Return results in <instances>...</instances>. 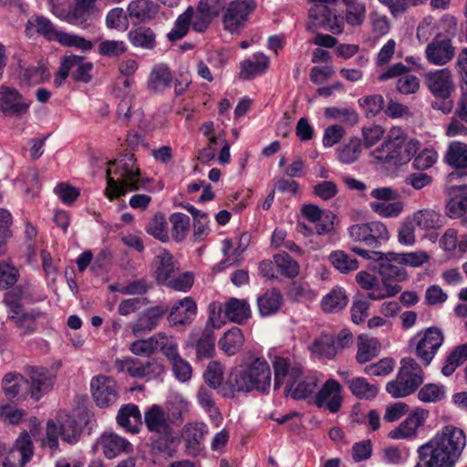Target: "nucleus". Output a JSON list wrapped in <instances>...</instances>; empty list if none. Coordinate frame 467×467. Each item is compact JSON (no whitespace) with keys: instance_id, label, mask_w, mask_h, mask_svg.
Segmentation results:
<instances>
[{"instance_id":"1","label":"nucleus","mask_w":467,"mask_h":467,"mask_svg":"<svg viewBox=\"0 0 467 467\" xmlns=\"http://www.w3.org/2000/svg\"><path fill=\"white\" fill-rule=\"evenodd\" d=\"M466 445L462 430L447 425L417 450L420 462L414 467H453Z\"/></svg>"},{"instance_id":"2","label":"nucleus","mask_w":467,"mask_h":467,"mask_svg":"<svg viewBox=\"0 0 467 467\" xmlns=\"http://www.w3.org/2000/svg\"><path fill=\"white\" fill-rule=\"evenodd\" d=\"M270 386V366L264 358H255L248 363L233 368L220 393L223 397H234L235 392L248 393L253 390L267 393Z\"/></svg>"},{"instance_id":"3","label":"nucleus","mask_w":467,"mask_h":467,"mask_svg":"<svg viewBox=\"0 0 467 467\" xmlns=\"http://www.w3.org/2000/svg\"><path fill=\"white\" fill-rule=\"evenodd\" d=\"M109 165L116 166L115 171L110 168L107 170L105 194L109 200L123 196L128 192L143 189L150 182L149 179L142 178L131 152L122 154L119 159L109 161Z\"/></svg>"},{"instance_id":"4","label":"nucleus","mask_w":467,"mask_h":467,"mask_svg":"<svg viewBox=\"0 0 467 467\" xmlns=\"http://www.w3.org/2000/svg\"><path fill=\"white\" fill-rule=\"evenodd\" d=\"M420 143L416 140L407 141L405 132L400 127H393L380 147L372 151L373 158L385 164L402 165L416 154Z\"/></svg>"},{"instance_id":"5","label":"nucleus","mask_w":467,"mask_h":467,"mask_svg":"<svg viewBox=\"0 0 467 467\" xmlns=\"http://www.w3.org/2000/svg\"><path fill=\"white\" fill-rule=\"evenodd\" d=\"M168 418L165 409L157 404L152 405L144 412L145 426L151 433L150 436L151 449L172 457L177 450L174 445L175 437L172 426Z\"/></svg>"},{"instance_id":"6","label":"nucleus","mask_w":467,"mask_h":467,"mask_svg":"<svg viewBox=\"0 0 467 467\" xmlns=\"http://www.w3.org/2000/svg\"><path fill=\"white\" fill-rule=\"evenodd\" d=\"M25 32L29 37L37 34L48 41H57L63 46L76 47L84 51L93 47L92 42L84 37L57 30L52 22L43 16H31L26 24Z\"/></svg>"},{"instance_id":"7","label":"nucleus","mask_w":467,"mask_h":467,"mask_svg":"<svg viewBox=\"0 0 467 467\" xmlns=\"http://www.w3.org/2000/svg\"><path fill=\"white\" fill-rule=\"evenodd\" d=\"M423 383V371L412 358H404L396 379L386 384V391L394 399L405 398L414 393Z\"/></svg>"},{"instance_id":"8","label":"nucleus","mask_w":467,"mask_h":467,"mask_svg":"<svg viewBox=\"0 0 467 467\" xmlns=\"http://www.w3.org/2000/svg\"><path fill=\"white\" fill-rule=\"evenodd\" d=\"M426 84L431 94L438 99L432 103L434 109L448 114L453 108L451 99L454 86L450 70L443 68L431 72L426 77Z\"/></svg>"},{"instance_id":"9","label":"nucleus","mask_w":467,"mask_h":467,"mask_svg":"<svg viewBox=\"0 0 467 467\" xmlns=\"http://www.w3.org/2000/svg\"><path fill=\"white\" fill-rule=\"evenodd\" d=\"M314 5L309 9L310 23L308 30L315 32L318 28L330 31L333 34H340L343 31L344 24L342 18L338 17L330 8L337 0H312Z\"/></svg>"},{"instance_id":"10","label":"nucleus","mask_w":467,"mask_h":467,"mask_svg":"<svg viewBox=\"0 0 467 467\" xmlns=\"http://www.w3.org/2000/svg\"><path fill=\"white\" fill-rule=\"evenodd\" d=\"M353 242L363 244L371 248H378L389 237L386 225L379 221L357 223L348 228Z\"/></svg>"},{"instance_id":"11","label":"nucleus","mask_w":467,"mask_h":467,"mask_svg":"<svg viewBox=\"0 0 467 467\" xmlns=\"http://www.w3.org/2000/svg\"><path fill=\"white\" fill-rule=\"evenodd\" d=\"M91 394L96 405L99 408H109L119 399L116 380L109 376L99 375L90 381Z\"/></svg>"},{"instance_id":"12","label":"nucleus","mask_w":467,"mask_h":467,"mask_svg":"<svg viewBox=\"0 0 467 467\" xmlns=\"http://www.w3.org/2000/svg\"><path fill=\"white\" fill-rule=\"evenodd\" d=\"M410 68L401 62L390 66L379 76L380 81L397 78L396 89L399 93L410 95L416 93L420 88V79L417 76L410 74Z\"/></svg>"},{"instance_id":"13","label":"nucleus","mask_w":467,"mask_h":467,"mask_svg":"<svg viewBox=\"0 0 467 467\" xmlns=\"http://www.w3.org/2000/svg\"><path fill=\"white\" fill-rule=\"evenodd\" d=\"M252 0H236L230 3L223 16V24L231 33H238L244 26L248 16L254 10Z\"/></svg>"},{"instance_id":"14","label":"nucleus","mask_w":467,"mask_h":467,"mask_svg":"<svg viewBox=\"0 0 467 467\" xmlns=\"http://www.w3.org/2000/svg\"><path fill=\"white\" fill-rule=\"evenodd\" d=\"M168 311L169 306L164 303L145 309L130 324L132 334L135 337H140L150 333L157 328Z\"/></svg>"},{"instance_id":"15","label":"nucleus","mask_w":467,"mask_h":467,"mask_svg":"<svg viewBox=\"0 0 467 467\" xmlns=\"http://www.w3.org/2000/svg\"><path fill=\"white\" fill-rule=\"evenodd\" d=\"M31 102L16 88L0 86V111L6 117L22 116L28 111Z\"/></svg>"},{"instance_id":"16","label":"nucleus","mask_w":467,"mask_h":467,"mask_svg":"<svg viewBox=\"0 0 467 467\" xmlns=\"http://www.w3.org/2000/svg\"><path fill=\"white\" fill-rule=\"evenodd\" d=\"M416 355L425 366H429L442 345L443 335L437 327H429L417 335Z\"/></svg>"},{"instance_id":"17","label":"nucleus","mask_w":467,"mask_h":467,"mask_svg":"<svg viewBox=\"0 0 467 467\" xmlns=\"http://www.w3.org/2000/svg\"><path fill=\"white\" fill-rule=\"evenodd\" d=\"M34 447L31 436L23 431L16 439L9 451L8 457L3 462V467H24L32 458Z\"/></svg>"},{"instance_id":"18","label":"nucleus","mask_w":467,"mask_h":467,"mask_svg":"<svg viewBox=\"0 0 467 467\" xmlns=\"http://www.w3.org/2000/svg\"><path fill=\"white\" fill-rule=\"evenodd\" d=\"M25 373L30 379L29 392L36 400L52 389L55 376L47 368L29 366L25 368Z\"/></svg>"},{"instance_id":"19","label":"nucleus","mask_w":467,"mask_h":467,"mask_svg":"<svg viewBox=\"0 0 467 467\" xmlns=\"http://www.w3.org/2000/svg\"><path fill=\"white\" fill-rule=\"evenodd\" d=\"M373 268L381 276L383 284H387L390 280L401 282L407 277L406 270L400 263L398 254L395 253H382Z\"/></svg>"},{"instance_id":"20","label":"nucleus","mask_w":467,"mask_h":467,"mask_svg":"<svg viewBox=\"0 0 467 467\" xmlns=\"http://www.w3.org/2000/svg\"><path fill=\"white\" fill-rule=\"evenodd\" d=\"M425 54L429 63L442 66L453 58L455 48L450 38H442V35L438 34L427 46Z\"/></svg>"},{"instance_id":"21","label":"nucleus","mask_w":467,"mask_h":467,"mask_svg":"<svg viewBox=\"0 0 467 467\" xmlns=\"http://www.w3.org/2000/svg\"><path fill=\"white\" fill-rule=\"evenodd\" d=\"M341 390L342 387L336 379H327L316 395V405L318 408L325 407L332 413H337L342 405Z\"/></svg>"},{"instance_id":"22","label":"nucleus","mask_w":467,"mask_h":467,"mask_svg":"<svg viewBox=\"0 0 467 467\" xmlns=\"http://www.w3.org/2000/svg\"><path fill=\"white\" fill-rule=\"evenodd\" d=\"M274 368V389L277 390L285 383V379H298L302 378L303 368L298 364H293L288 358L275 357Z\"/></svg>"},{"instance_id":"23","label":"nucleus","mask_w":467,"mask_h":467,"mask_svg":"<svg viewBox=\"0 0 467 467\" xmlns=\"http://www.w3.org/2000/svg\"><path fill=\"white\" fill-rule=\"evenodd\" d=\"M429 412L423 409L410 414L398 427L391 430L389 437L394 440L410 439L417 436V430L423 425Z\"/></svg>"},{"instance_id":"24","label":"nucleus","mask_w":467,"mask_h":467,"mask_svg":"<svg viewBox=\"0 0 467 467\" xmlns=\"http://www.w3.org/2000/svg\"><path fill=\"white\" fill-rule=\"evenodd\" d=\"M197 313V306L192 297H184L175 302L168 315V321L171 327L189 325Z\"/></svg>"},{"instance_id":"25","label":"nucleus","mask_w":467,"mask_h":467,"mask_svg":"<svg viewBox=\"0 0 467 467\" xmlns=\"http://www.w3.org/2000/svg\"><path fill=\"white\" fill-rule=\"evenodd\" d=\"M108 459H114L121 452H130L132 445L124 438L115 433H103L97 442Z\"/></svg>"},{"instance_id":"26","label":"nucleus","mask_w":467,"mask_h":467,"mask_svg":"<svg viewBox=\"0 0 467 467\" xmlns=\"http://www.w3.org/2000/svg\"><path fill=\"white\" fill-rule=\"evenodd\" d=\"M5 395L8 400L25 399L29 392V381L19 373H7L2 380Z\"/></svg>"},{"instance_id":"27","label":"nucleus","mask_w":467,"mask_h":467,"mask_svg":"<svg viewBox=\"0 0 467 467\" xmlns=\"http://www.w3.org/2000/svg\"><path fill=\"white\" fill-rule=\"evenodd\" d=\"M356 360L365 364L378 357L381 350V344L376 337L361 334L358 337Z\"/></svg>"},{"instance_id":"28","label":"nucleus","mask_w":467,"mask_h":467,"mask_svg":"<svg viewBox=\"0 0 467 467\" xmlns=\"http://www.w3.org/2000/svg\"><path fill=\"white\" fill-rule=\"evenodd\" d=\"M117 422L119 426L131 433H138L141 425V414L137 405L128 403L123 405L118 412Z\"/></svg>"},{"instance_id":"29","label":"nucleus","mask_w":467,"mask_h":467,"mask_svg":"<svg viewBox=\"0 0 467 467\" xmlns=\"http://www.w3.org/2000/svg\"><path fill=\"white\" fill-rule=\"evenodd\" d=\"M158 11L159 6L152 0H133L128 5L130 17L137 23L150 21Z\"/></svg>"},{"instance_id":"30","label":"nucleus","mask_w":467,"mask_h":467,"mask_svg":"<svg viewBox=\"0 0 467 467\" xmlns=\"http://www.w3.org/2000/svg\"><path fill=\"white\" fill-rule=\"evenodd\" d=\"M91 8L76 2V5L63 9L56 7L54 15L61 19L66 20L71 25L85 26L88 17L91 12Z\"/></svg>"},{"instance_id":"31","label":"nucleus","mask_w":467,"mask_h":467,"mask_svg":"<svg viewBox=\"0 0 467 467\" xmlns=\"http://www.w3.org/2000/svg\"><path fill=\"white\" fill-rule=\"evenodd\" d=\"M172 78V74L166 64H157L149 76L148 88L153 92H162L170 87Z\"/></svg>"},{"instance_id":"32","label":"nucleus","mask_w":467,"mask_h":467,"mask_svg":"<svg viewBox=\"0 0 467 467\" xmlns=\"http://www.w3.org/2000/svg\"><path fill=\"white\" fill-rule=\"evenodd\" d=\"M244 343V336L242 330L234 327L224 332L223 336L219 339V348L227 356L237 354Z\"/></svg>"},{"instance_id":"33","label":"nucleus","mask_w":467,"mask_h":467,"mask_svg":"<svg viewBox=\"0 0 467 467\" xmlns=\"http://www.w3.org/2000/svg\"><path fill=\"white\" fill-rule=\"evenodd\" d=\"M225 317L237 324L246 321L251 316L250 306L246 300L232 297L223 306Z\"/></svg>"},{"instance_id":"34","label":"nucleus","mask_w":467,"mask_h":467,"mask_svg":"<svg viewBox=\"0 0 467 467\" xmlns=\"http://www.w3.org/2000/svg\"><path fill=\"white\" fill-rule=\"evenodd\" d=\"M206 432V426L203 423H188L183 427L182 437L189 453H195L199 451L200 444Z\"/></svg>"},{"instance_id":"35","label":"nucleus","mask_w":467,"mask_h":467,"mask_svg":"<svg viewBox=\"0 0 467 467\" xmlns=\"http://www.w3.org/2000/svg\"><path fill=\"white\" fill-rule=\"evenodd\" d=\"M312 354L327 359H334L337 356L335 337L327 333H322L309 347Z\"/></svg>"},{"instance_id":"36","label":"nucleus","mask_w":467,"mask_h":467,"mask_svg":"<svg viewBox=\"0 0 467 467\" xmlns=\"http://www.w3.org/2000/svg\"><path fill=\"white\" fill-rule=\"evenodd\" d=\"M189 412V403L182 396H174L167 402L165 414L171 426H180Z\"/></svg>"},{"instance_id":"37","label":"nucleus","mask_w":467,"mask_h":467,"mask_svg":"<svg viewBox=\"0 0 467 467\" xmlns=\"http://www.w3.org/2000/svg\"><path fill=\"white\" fill-rule=\"evenodd\" d=\"M269 66V58L263 53H255L253 59H246L240 64V78L251 79L265 71Z\"/></svg>"},{"instance_id":"38","label":"nucleus","mask_w":467,"mask_h":467,"mask_svg":"<svg viewBox=\"0 0 467 467\" xmlns=\"http://www.w3.org/2000/svg\"><path fill=\"white\" fill-rule=\"evenodd\" d=\"M317 384L314 379H290L286 380L285 387V394L292 399L300 400L308 398L316 388Z\"/></svg>"},{"instance_id":"39","label":"nucleus","mask_w":467,"mask_h":467,"mask_svg":"<svg viewBox=\"0 0 467 467\" xmlns=\"http://www.w3.org/2000/svg\"><path fill=\"white\" fill-rule=\"evenodd\" d=\"M413 222L423 230H436L443 226V216L434 209H422L413 214Z\"/></svg>"},{"instance_id":"40","label":"nucleus","mask_w":467,"mask_h":467,"mask_svg":"<svg viewBox=\"0 0 467 467\" xmlns=\"http://www.w3.org/2000/svg\"><path fill=\"white\" fill-rule=\"evenodd\" d=\"M283 297L275 289L267 290L257 298V306L261 316L267 317L275 314L281 307Z\"/></svg>"},{"instance_id":"41","label":"nucleus","mask_w":467,"mask_h":467,"mask_svg":"<svg viewBox=\"0 0 467 467\" xmlns=\"http://www.w3.org/2000/svg\"><path fill=\"white\" fill-rule=\"evenodd\" d=\"M445 162L457 169H467V144L452 141L449 144L444 156Z\"/></svg>"},{"instance_id":"42","label":"nucleus","mask_w":467,"mask_h":467,"mask_svg":"<svg viewBox=\"0 0 467 467\" xmlns=\"http://www.w3.org/2000/svg\"><path fill=\"white\" fill-rule=\"evenodd\" d=\"M22 300L34 301L29 292V286L16 285L11 288L4 297V303L10 308L15 315H19L22 310Z\"/></svg>"},{"instance_id":"43","label":"nucleus","mask_w":467,"mask_h":467,"mask_svg":"<svg viewBox=\"0 0 467 467\" xmlns=\"http://www.w3.org/2000/svg\"><path fill=\"white\" fill-rule=\"evenodd\" d=\"M155 277L158 283L168 281L176 269L173 256L165 250L155 257Z\"/></svg>"},{"instance_id":"44","label":"nucleus","mask_w":467,"mask_h":467,"mask_svg":"<svg viewBox=\"0 0 467 467\" xmlns=\"http://www.w3.org/2000/svg\"><path fill=\"white\" fill-rule=\"evenodd\" d=\"M348 302V298L345 290L341 287H334L323 297L321 307L325 312L337 313L342 310Z\"/></svg>"},{"instance_id":"45","label":"nucleus","mask_w":467,"mask_h":467,"mask_svg":"<svg viewBox=\"0 0 467 467\" xmlns=\"http://www.w3.org/2000/svg\"><path fill=\"white\" fill-rule=\"evenodd\" d=\"M154 350H160L168 361L178 356V343L173 336L165 332H159L153 335Z\"/></svg>"},{"instance_id":"46","label":"nucleus","mask_w":467,"mask_h":467,"mask_svg":"<svg viewBox=\"0 0 467 467\" xmlns=\"http://www.w3.org/2000/svg\"><path fill=\"white\" fill-rule=\"evenodd\" d=\"M192 6H188L187 9L178 16L174 22L171 30L167 34V38L171 42L178 41L183 38L189 32L191 22L192 18Z\"/></svg>"},{"instance_id":"47","label":"nucleus","mask_w":467,"mask_h":467,"mask_svg":"<svg viewBox=\"0 0 467 467\" xmlns=\"http://www.w3.org/2000/svg\"><path fill=\"white\" fill-rule=\"evenodd\" d=\"M214 341L215 337L213 329L210 327H206L196 342L195 348L197 359L202 360L213 357L215 350Z\"/></svg>"},{"instance_id":"48","label":"nucleus","mask_w":467,"mask_h":467,"mask_svg":"<svg viewBox=\"0 0 467 467\" xmlns=\"http://www.w3.org/2000/svg\"><path fill=\"white\" fill-rule=\"evenodd\" d=\"M346 5V21L352 26H361L366 17V5L360 0H342Z\"/></svg>"},{"instance_id":"49","label":"nucleus","mask_w":467,"mask_h":467,"mask_svg":"<svg viewBox=\"0 0 467 467\" xmlns=\"http://www.w3.org/2000/svg\"><path fill=\"white\" fill-rule=\"evenodd\" d=\"M156 36L150 27H138L129 33L130 43L137 47L145 49H152L156 46Z\"/></svg>"},{"instance_id":"50","label":"nucleus","mask_w":467,"mask_h":467,"mask_svg":"<svg viewBox=\"0 0 467 467\" xmlns=\"http://www.w3.org/2000/svg\"><path fill=\"white\" fill-rule=\"evenodd\" d=\"M350 392L358 399L372 400L378 394V387L370 384L365 378L357 377L348 382Z\"/></svg>"},{"instance_id":"51","label":"nucleus","mask_w":467,"mask_h":467,"mask_svg":"<svg viewBox=\"0 0 467 467\" xmlns=\"http://www.w3.org/2000/svg\"><path fill=\"white\" fill-rule=\"evenodd\" d=\"M329 260L332 265L342 274L353 272L359 266L357 258L341 250L332 252Z\"/></svg>"},{"instance_id":"52","label":"nucleus","mask_w":467,"mask_h":467,"mask_svg":"<svg viewBox=\"0 0 467 467\" xmlns=\"http://www.w3.org/2000/svg\"><path fill=\"white\" fill-rule=\"evenodd\" d=\"M467 359V343L456 347L446 358L441 373L449 377Z\"/></svg>"},{"instance_id":"53","label":"nucleus","mask_w":467,"mask_h":467,"mask_svg":"<svg viewBox=\"0 0 467 467\" xmlns=\"http://www.w3.org/2000/svg\"><path fill=\"white\" fill-rule=\"evenodd\" d=\"M274 262L280 275L285 277L293 278L299 273L298 263L285 252L275 254Z\"/></svg>"},{"instance_id":"54","label":"nucleus","mask_w":467,"mask_h":467,"mask_svg":"<svg viewBox=\"0 0 467 467\" xmlns=\"http://www.w3.org/2000/svg\"><path fill=\"white\" fill-rule=\"evenodd\" d=\"M82 432V427L76 419L67 416L59 425L61 439L70 444L76 443Z\"/></svg>"},{"instance_id":"55","label":"nucleus","mask_w":467,"mask_h":467,"mask_svg":"<svg viewBox=\"0 0 467 467\" xmlns=\"http://www.w3.org/2000/svg\"><path fill=\"white\" fill-rule=\"evenodd\" d=\"M361 150V140L358 137H353L347 144L337 150L338 160L345 164L353 163L359 158Z\"/></svg>"},{"instance_id":"56","label":"nucleus","mask_w":467,"mask_h":467,"mask_svg":"<svg viewBox=\"0 0 467 467\" xmlns=\"http://www.w3.org/2000/svg\"><path fill=\"white\" fill-rule=\"evenodd\" d=\"M170 222L172 224L171 235L176 242L183 241L190 228V218L182 213H174L170 216Z\"/></svg>"},{"instance_id":"57","label":"nucleus","mask_w":467,"mask_h":467,"mask_svg":"<svg viewBox=\"0 0 467 467\" xmlns=\"http://www.w3.org/2000/svg\"><path fill=\"white\" fill-rule=\"evenodd\" d=\"M191 26L195 32H204L212 23L213 17L206 10V4L198 3L196 9L192 7Z\"/></svg>"},{"instance_id":"58","label":"nucleus","mask_w":467,"mask_h":467,"mask_svg":"<svg viewBox=\"0 0 467 467\" xmlns=\"http://www.w3.org/2000/svg\"><path fill=\"white\" fill-rule=\"evenodd\" d=\"M370 208L381 217L391 218L402 213L404 202L399 199L386 202H370Z\"/></svg>"},{"instance_id":"59","label":"nucleus","mask_w":467,"mask_h":467,"mask_svg":"<svg viewBox=\"0 0 467 467\" xmlns=\"http://www.w3.org/2000/svg\"><path fill=\"white\" fill-rule=\"evenodd\" d=\"M324 115L327 119H338L349 126L356 125L359 120L358 112L353 109L328 107L325 109Z\"/></svg>"},{"instance_id":"60","label":"nucleus","mask_w":467,"mask_h":467,"mask_svg":"<svg viewBox=\"0 0 467 467\" xmlns=\"http://www.w3.org/2000/svg\"><path fill=\"white\" fill-rule=\"evenodd\" d=\"M169 363L171 365L172 374L178 381L185 383L192 379V365L186 359L182 358L180 354L170 359Z\"/></svg>"},{"instance_id":"61","label":"nucleus","mask_w":467,"mask_h":467,"mask_svg":"<svg viewBox=\"0 0 467 467\" xmlns=\"http://www.w3.org/2000/svg\"><path fill=\"white\" fill-rule=\"evenodd\" d=\"M145 229L149 234L161 242H167L169 240L167 222L165 216L161 213H155L152 219L148 223Z\"/></svg>"},{"instance_id":"62","label":"nucleus","mask_w":467,"mask_h":467,"mask_svg":"<svg viewBox=\"0 0 467 467\" xmlns=\"http://www.w3.org/2000/svg\"><path fill=\"white\" fill-rule=\"evenodd\" d=\"M135 363L134 378L137 379H143L147 376L157 377L164 370L163 366L156 359H150L146 362H142L140 359L135 358Z\"/></svg>"},{"instance_id":"63","label":"nucleus","mask_w":467,"mask_h":467,"mask_svg":"<svg viewBox=\"0 0 467 467\" xmlns=\"http://www.w3.org/2000/svg\"><path fill=\"white\" fill-rule=\"evenodd\" d=\"M224 367L217 361H211L203 372L205 383L213 389H218L223 379Z\"/></svg>"},{"instance_id":"64","label":"nucleus","mask_w":467,"mask_h":467,"mask_svg":"<svg viewBox=\"0 0 467 467\" xmlns=\"http://www.w3.org/2000/svg\"><path fill=\"white\" fill-rule=\"evenodd\" d=\"M445 213L450 218L462 217L467 213V194L457 192L446 204Z\"/></svg>"}]
</instances>
